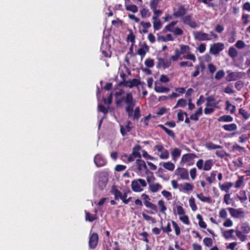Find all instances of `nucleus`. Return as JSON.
I'll use <instances>...</instances> for the list:
<instances>
[{"instance_id":"63","label":"nucleus","mask_w":250,"mask_h":250,"mask_svg":"<svg viewBox=\"0 0 250 250\" xmlns=\"http://www.w3.org/2000/svg\"><path fill=\"white\" fill-rule=\"evenodd\" d=\"M169 154L167 149H165L162 151V153L159 155L161 159H167L169 158Z\"/></svg>"},{"instance_id":"2","label":"nucleus","mask_w":250,"mask_h":250,"mask_svg":"<svg viewBox=\"0 0 250 250\" xmlns=\"http://www.w3.org/2000/svg\"><path fill=\"white\" fill-rule=\"evenodd\" d=\"M126 104L125 112L127 113L128 118L132 119L133 120L138 121L141 117L140 109L139 106L133 108L135 105V101L133 99V95L131 92H128L125 96L123 97L120 99H117L115 101L117 106H120L123 102Z\"/></svg>"},{"instance_id":"8","label":"nucleus","mask_w":250,"mask_h":250,"mask_svg":"<svg viewBox=\"0 0 250 250\" xmlns=\"http://www.w3.org/2000/svg\"><path fill=\"white\" fill-rule=\"evenodd\" d=\"M136 165L137 167V173L142 175V172L144 170L146 174H147L149 171L146 164L145 162L142 159H138L136 161Z\"/></svg>"},{"instance_id":"46","label":"nucleus","mask_w":250,"mask_h":250,"mask_svg":"<svg viewBox=\"0 0 250 250\" xmlns=\"http://www.w3.org/2000/svg\"><path fill=\"white\" fill-rule=\"evenodd\" d=\"M244 176H239L238 180L235 182V188H238L242 187L244 185Z\"/></svg>"},{"instance_id":"57","label":"nucleus","mask_w":250,"mask_h":250,"mask_svg":"<svg viewBox=\"0 0 250 250\" xmlns=\"http://www.w3.org/2000/svg\"><path fill=\"white\" fill-rule=\"evenodd\" d=\"M242 231L245 233H248L250 231V228L248 223H245L242 225L241 227Z\"/></svg>"},{"instance_id":"64","label":"nucleus","mask_w":250,"mask_h":250,"mask_svg":"<svg viewBox=\"0 0 250 250\" xmlns=\"http://www.w3.org/2000/svg\"><path fill=\"white\" fill-rule=\"evenodd\" d=\"M161 193L167 200L172 199V194L169 191L164 190L161 192Z\"/></svg>"},{"instance_id":"27","label":"nucleus","mask_w":250,"mask_h":250,"mask_svg":"<svg viewBox=\"0 0 250 250\" xmlns=\"http://www.w3.org/2000/svg\"><path fill=\"white\" fill-rule=\"evenodd\" d=\"M217 120L219 122H231L233 121V118L230 115H224L218 118Z\"/></svg>"},{"instance_id":"30","label":"nucleus","mask_w":250,"mask_h":250,"mask_svg":"<svg viewBox=\"0 0 250 250\" xmlns=\"http://www.w3.org/2000/svg\"><path fill=\"white\" fill-rule=\"evenodd\" d=\"M140 84V81L137 79H133L131 80L127 81V86L132 88L134 86H137Z\"/></svg>"},{"instance_id":"60","label":"nucleus","mask_w":250,"mask_h":250,"mask_svg":"<svg viewBox=\"0 0 250 250\" xmlns=\"http://www.w3.org/2000/svg\"><path fill=\"white\" fill-rule=\"evenodd\" d=\"M179 219L184 224H185L186 225H188L190 224V221H189V218H188V216L187 215L184 214L183 216H180L179 217Z\"/></svg>"},{"instance_id":"44","label":"nucleus","mask_w":250,"mask_h":250,"mask_svg":"<svg viewBox=\"0 0 250 250\" xmlns=\"http://www.w3.org/2000/svg\"><path fill=\"white\" fill-rule=\"evenodd\" d=\"M187 104V101L184 99H180L178 100L176 105L174 106V108H176L178 107H184Z\"/></svg>"},{"instance_id":"55","label":"nucleus","mask_w":250,"mask_h":250,"mask_svg":"<svg viewBox=\"0 0 250 250\" xmlns=\"http://www.w3.org/2000/svg\"><path fill=\"white\" fill-rule=\"evenodd\" d=\"M225 75V71L223 70H220L216 72L215 75V79L217 80H220L223 78Z\"/></svg>"},{"instance_id":"39","label":"nucleus","mask_w":250,"mask_h":250,"mask_svg":"<svg viewBox=\"0 0 250 250\" xmlns=\"http://www.w3.org/2000/svg\"><path fill=\"white\" fill-rule=\"evenodd\" d=\"M229 56L232 58H235L238 56V52L234 47H230L228 51Z\"/></svg>"},{"instance_id":"58","label":"nucleus","mask_w":250,"mask_h":250,"mask_svg":"<svg viewBox=\"0 0 250 250\" xmlns=\"http://www.w3.org/2000/svg\"><path fill=\"white\" fill-rule=\"evenodd\" d=\"M172 32L176 36H182L184 33V32L182 30V29L178 27H175L174 29H173Z\"/></svg>"},{"instance_id":"25","label":"nucleus","mask_w":250,"mask_h":250,"mask_svg":"<svg viewBox=\"0 0 250 250\" xmlns=\"http://www.w3.org/2000/svg\"><path fill=\"white\" fill-rule=\"evenodd\" d=\"M159 165H162L165 169L171 171H173L175 168L174 164L170 161L167 162H161Z\"/></svg>"},{"instance_id":"33","label":"nucleus","mask_w":250,"mask_h":250,"mask_svg":"<svg viewBox=\"0 0 250 250\" xmlns=\"http://www.w3.org/2000/svg\"><path fill=\"white\" fill-rule=\"evenodd\" d=\"M180 47V50H179V53L181 55L190 53V48L188 45L181 44Z\"/></svg>"},{"instance_id":"47","label":"nucleus","mask_w":250,"mask_h":250,"mask_svg":"<svg viewBox=\"0 0 250 250\" xmlns=\"http://www.w3.org/2000/svg\"><path fill=\"white\" fill-rule=\"evenodd\" d=\"M235 232H236V235L238 238H239L240 240L242 242L245 241L247 239V236L243 234L242 231L240 230H235Z\"/></svg>"},{"instance_id":"31","label":"nucleus","mask_w":250,"mask_h":250,"mask_svg":"<svg viewBox=\"0 0 250 250\" xmlns=\"http://www.w3.org/2000/svg\"><path fill=\"white\" fill-rule=\"evenodd\" d=\"M158 205L160 208V212L162 214H166V211L167 209V207L165 205V203L163 200H160L158 202Z\"/></svg>"},{"instance_id":"50","label":"nucleus","mask_w":250,"mask_h":250,"mask_svg":"<svg viewBox=\"0 0 250 250\" xmlns=\"http://www.w3.org/2000/svg\"><path fill=\"white\" fill-rule=\"evenodd\" d=\"M215 154L218 157L221 158H223L225 156L229 157L230 156L229 154H228L224 150H217L215 152Z\"/></svg>"},{"instance_id":"18","label":"nucleus","mask_w":250,"mask_h":250,"mask_svg":"<svg viewBox=\"0 0 250 250\" xmlns=\"http://www.w3.org/2000/svg\"><path fill=\"white\" fill-rule=\"evenodd\" d=\"M207 103L206 105L207 107H213L217 108V104L218 103L215 102V99L213 96H210L206 98Z\"/></svg>"},{"instance_id":"13","label":"nucleus","mask_w":250,"mask_h":250,"mask_svg":"<svg viewBox=\"0 0 250 250\" xmlns=\"http://www.w3.org/2000/svg\"><path fill=\"white\" fill-rule=\"evenodd\" d=\"M175 174L180 176V178L183 180H188V174L187 169L183 167L177 168L175 171Z\"/></svg>"},{"instance_id":"17","label":"nucleus","mask_w":250,"mask_h":250,"mask_svg":"<svg viewBox=\"0 0 250 250\" xmlns=\"http://www.w3.org/2000/svg\"><path fill=\"white\" fill-rule=\"evenodd\" d=\"M131 124L132 123L128 121L125 127L123 125L120 126V132L123 136H125L127 133L131 131L132 129V126H130Z\"/></svg>"},{"instance_id":"11","label":"nucleus","mask_w":250,"mask_h":250,"mask_svg":"<svg viewBox=\"0 0 250 250\" xmlns=\"http://www.w3.org/2000/svg\"><path fill=\"white\" fill-rule=\"evenodd\" d=\"M228 209L232 217L238 218L243 217L244 216V212L242 208L235 209L232 208H228Z\"/></svg>"},{"instance_id":"22","label":"nucleus","mask_w":250,"mask_h":250,"mask_svg":"<svg viewBox=\"0 0 250 250\" xmlns=\"http://www.w3.org/2000/svg\"><path fill=\"white\" fill-rule=\"evenodd\" d=\"M129 1L130 0H125V7L126 10L134 13L137 12L138 11V7L135 4H127V2Z\"/></svg>"},{"instance_id":"59","label":"nucleus","mask_w":250,"mask_h":250,"mask_svg":"<svg viewBox=\"0 0 250 250\" xmlns=\"http://www.w3.org/2000/svg\"><path fill=\"white\" fill-rule=\"evenodd\" d=\"M204 245L207 247H210L212 245V239L209 237H205L203 239Z\"/></svg>"},{"instance_id":"49","label":"nucleus","mask_w":250,"mask_h":250,"mask_svg":"<svg viewBox=\"0 0 250 250\" xmlns=\"http://www.w3.org/2000/svg\"><path fill=\"white\" fill-rule=\"evenodd\" d=\"M153 23V28L155 30H160L162 26V23L159 19H157L156 20H154Z\"/></svg>"},{"instance_id":"7","label":"nucleus","mask_w":250,"mask_h":250,"mask_svg":"<svg viewBox=\"0 0 250 250\" xmlns=\"http://www.w3.org/2000/svg\"><path fill=\"white\" fill-rule=\"evenodd\" d=\"M225 48V45L222 42L213 43L210 47L209 53L216 56Z\"/></svg>"},{"instance_id":"21","label":"nucleus","mask_w":250,"mask_h":250,"mask_svg":"<svg viewBox=\"0 0 250 250\" xmlns=\"http://www.w3.org/2000/svg\"><path fill=\"white\" fill-rule=\"evenodd\" d=\"M162 188V186L159 183L150 184L148 187L149 190L153 193L157 192Z\"/></svg>"},{"instance_id":"12","label":"nucleus","mask_w":250,"mask_h":250,"mask_svg":"<svg viewBox=\"0 0 250 250\" xmlns=\"http://www.w3.org/2000/svg\"><path fill=\"white\" fill-rule=\"evenodd\" d=\"M193 35L196 40L200 41H208L211 39L208 34L201 31H196Z\"/></svg>"},{"instance_id":"1","label":"nucleus","mask_w":250,"mask_h":250,"mask_svg":"<svg viewBox=\"0 0 250 250\" xmlns=\"http://www.w3.org/2000/svg\"><path fill=\"white\" fill-rule=\"evenodd\" d=\"M126 104L125 112L127 113L128 118L132 119L133 120L138 121L141 117L140 109L139 106L133 108L135 105V101L133 99V95L131 92H128L125 96L123 97L120 99H117L115 101L117 106H120L123 102Z\"/></svg>"},{"instance_id":"26","label":"nucleus","mask_w":250,"mask_h":250,"mask_svg":"<svg viewBox=\"0 0 250 250\" xmlns=\"http://www.w3.org/2000/svg\"><path fill=\"white\" fill-rule=\"evenodd\" d=\"M222 128L227 131H232L237 129V126L235 123L226 124L222 126Z\"/></svg>"},{"instance_id":"29","label":"nucleus","mask_w":250,"mask_h":250,"mask_svg":"<svg viewBox=\"0 0 250 250\" xmlns=\"http://www.w3.org/2000/svg\"><path fill=\"white\" fill-rule=\"evenodd\" d=\"M235 230L234 229L225 230L222 233V236L226 239L232 238L233 237V233L235 232Z\"/></svg>"},{"instance_id":"20","label":"nucleus","mask_w":250,"mask_h":250,"mask_svg":"<svg viewBox=\"0 0 250 250\" xmlns=\"http://www.w3.org/2000/svg\"><path fill=\"white\" fill-rule=\"evenodd\" d=\"M154 90L157 93H167L170 91V88L160 84L157 85L156 83H155Z\"/></svg>"},{"instance_id":"51","label":"nucleus","mask_w":250,"mask_h":250,"mask_svg":"<svg viewBox=\"0 0 250 250\" xmlns=\"http://www.w3.org/2000/svg\"><path fill=\"white\" fill-rule=\"evenodd\" d=\"M159 0H150L149 2V6L151 10L156 9L158 6Z\"/></svg>"},{"instance_id":"42","label":"nucleus","mask_w":250,"mask_h":250,"mask_svg":"<svg viewBox=\"0 0 250 250\" xmlns=\"http://www.w3.org/2000/svg\"><path fill=\"white\" fill-rule=\"evenodd\" d=\"M129 34L127 35L126 38L127 42H130L132 44L134 45L135 42V36L134 35L131 29L129 30Z\"/></svg>"},{"instance_id":"56","label":"nucleus","mask_w":250,"mask_h":250,"mask_svg":"<svg viewBox=\"0 0 250 250\" xmlns=\"http://www.w3.org/2000/svg\"><path fill=\"white\" fill-rule=\"evenodd\" d=\"M154 16L152 17V19L153 20H156L158 19V18L162 14V10L160 9H155L154 10H152Z\"/></svg>"},{"instance_id":"37","label":"nucleus","mask_w":250,"mask_h":250,"mask_svg":"<svg viewBox=\"0 0 250 250\" xmlns=\"http://www.w3.org/2000/svg\"><path fill=\"white\" fill-rule=\"evenodd\" d=\"M85 220L88 221L90 222H92L97 219V216L96 214H93L85 210Z\"/></svg>"},{"instance_id":"62","label":"nucleus","mask_w":250,"mask_h":250,"mask_svg":"<svg viewBox=\"0 0 250 250\" xmlns=\"http://www.w3.org/2000/svg\"><path fill=\"white\" fill-rule=\"evenodd\" d=\"M142 216L143 218L146 221H150L152 223H156V220L155 218L152 217L151 216L146 214L144 212L142 213Z\"/></svg>"},{"instance_id":"53","label":"nucleus","mask_w":250,"mask_h":250,"mask_svg":"<svg viewBox=\"0 0 250 250\" xmlns=\"http://www.w3.org/2000/svg\"><path fill=\"white\" fill-rule=\"evenodd\" d=\"M232 150L233 151H237L238 152H245L246 149L244 147L241 146L237 144L234 145L232 147Z\"/></svg>"},{"instance_id":"54","label":"nucleus","mask_w":250,"mask_h":250,"mask_svg":"<svg viewBox=\"0 0 250 250\" xmlns=\"http://www.w3.org/2000/svg\"><path fill=\"white\" fill-rule=\"evenodd\" d=\"M140 146H137V147H134L133 148V150L132 153H131L132 155H133L135 158L138 157L141 158V155L140 153L139 152V150L140 149Z\"/></svg>"},{"instance_id":"6","label":"nucleus","mask_w":250,"mask_h":250,"mask_svg":"<svg viewBox=\"0 0 250 250\" xmlns=\"http://www.w3.org/2000/svg\"><path fill=\"white\" fill-rule=\"evenodd\" d=\"M192 14L185 15L181 19L183 24L189 26L192 28H196L198 27V24L192 18Z\"/></svg>"},{"instance_id":"3","label":"nucleus","mask_w":250,"mask_h":250,"mask_svg":"<svg viewBox=\"0 0 250 250\" xmlns=\"http://www.w3.org/2000/svg\"><path fill=\"white\" fill-rule=\"evenodd\" d=\"M141 198L144 201L145 206L146 208H149L151 210L154 211V212H153L152 211L146 210V212L148 213L153 214L155 213V212H157L158 208L157 206L155 204H154L150 202L151 199L148 195H147L146 193H143L141 195Z\"/></svg>"},{"instance_id":"48","label":"nucleus","mask_w":250,"mask_h":250,"mask_svg":"<svg viewBox=\"0 0 250 250\" xmlns=\"http://www.w3.org/2000/svg\"><path fill=\"white\" fill-rule=\"evenodd\" d=\"M171 223H172V226L174 228L175 234L177 236L179 235L181 233V230H180V228L178 226L177 223L173 220L171 221Z\"/></svg>"},{"instance_id":"41","label":"nucleus","mask_w":250,"mask_h":250,"mask_svg":"<svg viewBox=\"0 0 250 250\" xmlns=\"http://www.w3.org/2000/svg\"><path fill=\"white\" fill-rule=\"evenodd\" d=\"M178 21H172L168 24L167 25L164 29V31L165 32H172L173 30V27L177 23Z\"/></svg>"},{"instance_id":"61","label":"nucleus","mask_w":250,"mask_h":250,"mask_svg":"<svg viewBox=\"0 0 250 250\" xmlns=\"http://www.w3.org/2000/svg\"><path fill=\"white\" fill-rule=\"evenodd\" d=\"M146 66L148 68H151L154 65V60L152 59H147L145 62Z\"/></svg>"},{"instance_id":"4","label":"nucleus","mask_w":250,"mask_h":250,"mask_svg":"<svg viewBox=\"0 0 250 250\" xmlns=\"http://www.w3.org/2000/svg\"><path fill=\"white\" fill-rule=\"evenodd\" d=\"M140 185L144 188L146 186V183L145 180L143 179H138L134 180L132 181L131 187L132 191L135 192H140L143 190V189L141 188Z\"/></svg>"},{"instance_id":"40","label":"nucleus","mask_w":250,"mask_h":250,"mask_svg":"<svg viewBox=\"0 0 250 250\" xmlns=\"http://www.w3.org/2000/svg\"><path fill=\"white\" fill-rule=\"evenodd\" d=\"M240 195H237V198L242 203H245L248 199L245 190H241L239 192Z\"/></svg>"},{"instance_id":"15","label":"nucleus","mask_w":250,"mask_h":250,"mask_svg":"<svg viewBox=\"0 0 250 250\" xmlns=\"http://www.w3.org/2000/svg\"><path fill=\"white\" fill-rule=\"evenodd\" d=\"M187 13V10L184 5H180L178 7L177 10H174L173 16L175 18H181V19Z\"/></svg>"},{"instance_id":"45","label":"nucleus","mask_w":250,"mask_h":250,"mask_svg":"<svg viewBox=\"0 0 250 250\" xmlns=\"http://www.w3.org/2000/svg\"><path fill=\"white\" fill-rule=\"evenodd\" d=\"M197 219L199 220V226L200 228L203 229H206L207 228V225L206 223L203 221L202 216L198 214L196 216Z\"/></svg>"},{"instance_id":"10","label":"nucleus","mask_w":250,"mask_h":250,"mask_svg":"<svg viewBox=\"0 0 250 250\" xmlns=\"http://www.w3.org/2000/svg\"><path fill=\"white\" fill-rule=\"evenodd\" d=\"M227 72L226 80L228 82L236 81L242 77L241 72H231L230 70H228Z\"/></svg>"},{"instance_id":"28","label":"nucleus","mask_w":250,"mask_h":250,"mask_svg":"<svg viewBox=\"0 0 250 250\" xmlns=\"http://www.w3.org/2000/svg\"><path fill=\"white\" fill-rule=\"evenodd\" d=\"M196 197L202 202L208 203H211V199L210 197H206L204 195L203 193H197Z\"/></svg>"},{"instance_id":"35","label":"nucleus","mask_w":250,"mask_h":250,"mask_svg":"<svg viewBox=\"0 0 250 250\" xmlns=\"http://www.w3.org/2000/svg\"><path fill=\"white\" fill-rule=\"evenodd\" d=\"M140 24L143 26V29L141 31H140L141 33H143L144 34L147 33L148 32L147 29L150 28L151 26V24L150 22H144L141 21L140 22Z\"/></svg>"},{"instance_id":"32","label":"nucleus","mask_w":250,"mask_h":250,"mask_svg":"<svg viewBox=\"0 0 250 250\" xmlns=\"http://www.w3.org/2000/svg\"><path fill=\"white\" fill-rule=\"evenodd\" d=\"M158 126L161 128H162L169 136L171 137L173 139L175 138V134L172 130L168 129L163 125H159Z\"/></svg>"},{"instance_id":"14","label":"nucleus","mask_w":250,"mask_h":250,"mask_svg":"<svg viewBox=\"0 0 250 250\" xmlns=\"http://www.w3.org/2000/svg\"><path fill=\"white\" fill-rule=\"evenodd\" d=\"M94 161L97 167H102L106 164V161L105 158L102 155L99 154L95 155Z\"/></svg>"},{"instance_id":"34","label":"nucleus","mask_w":250,"mask_h":250,"mask_svg":"<svg viewBox=\"0 0 250 250\" xmlns=\"http://www.w3.org/2000/svg\"><path fill=\"white\" fill-rule=\"evenodd\" d=\"M140 14L142 18L144 19L148 18L151 16V12L146 7L143 8L140 10Z\"/></svg>"},{"instance_id":"9","label":"nucleus","mask_w":250,"mask_h":250,"mask_svg":"<svg viewBox=\"0 0 250 250\" xmlns=\"http://www.w3.org/2000/svg\"><path fill=\"white\" fill-rule=\"evenodd\" d=\"M99 240V236L96 232H93L90 234L88 245L91 249H95L97 246Z\"/></svg>"},{"instance_id":"36","label":"nucleus","mask_w":250,"mask_h":250,"mask_svg":"<svg viewBox=\"0 0 250 250\" xmlns=\"http://www.w3.org/2000/svg\"><path fill=\"white\" fill-rule=\"evenodd\" d=\"M216 173L217 171L213 170L211 172L210 176H208L206 178V181H208L209 184H211L215 181Z\"/></svg>"},{"instance_id":"16","label":"nucleus","mask_w":250,"mask_h":250,"mask_svg":"<svg viewBox=\"0 0 250 250\" xmlns=\"http://www.w3.org/2000/svg\"><path fill=\"white\" fill-rule=\"evenodd\" d=\"M196 157L194 153H187L182 156L181 161L185 163H188V165L193 164V159Z\"/></svg>"},{"instance_id":"52","label":"nucleus","mask_w":250,"mask_h":250,"mask_svg":"<svg viewBox=\"0 0 250 250\" xmlns=\"http://www.w3.org/2000/svg\"><path fill=\"white\" fill-rule=\"evenodd\" d=\"M189 204L191 208V209L195 211L197 209V206L195 204V199L193 197H191L189 200Z\"/></svg>"},{"instance_id":"19","label":"nucleus","mask_w":250,"mask_h":250,"mask_svg":"<svg viewBox=\"0 0 250 250\" xmlns=\"http://www.w3.org/2000/svg\"><path fill=\"white\" fill-rule=\"evenodd\" d=\"M149 46L146 43L144 42L141 46V47L138 50L137 54L141 56L143 59L146 55V52L149 51Z\"/></svg>"},{"instance_id":"24","label":"nucleus","mask_w":250,"mask_h":250,"mask_svg":"<svg viewBox=\"0 0 250 250\" xmlns=\"http://www.w3.org/2000/svg\"><path fill=\"white\" fill-rule=\"evenodd\" d=\"M233 183L231 182H226L224 184L221 185L219 184V188L221 190L225 191L226 192H229V189L232 187Z\"/></svg>"},{"instance_id":"5","label":"nucleus","mask_w":250,"mask_h":250,"mask_svg":"<svg viewBox=\"0 0 250 250\" xmlns=\"http://www.w3.org/2000/svg\"><path fill=\"white\" fill-rule=\"evenodd\" d=\"M213 165L212 160L211 159L207 160L204 162L203 160L201 159L198 160L196 164V167L198 169L204 170L205 171H209L210 170Z\"/></svg>"},{"instance_id":"43","label":"nucleus","mask_w":250,"mask_h":250,"mask_svg":"<svg viewBox=\"0 0 250 250\" xmlns=\"http://www.w3.org/2000/svg\"><path fill=\"white\" fill-rule=\"evenodd\" d=\"M206 147L209 150L222 148V146L219 145H215L212 142H209L206 144Z\"/></svg>"},{"instance_id":"38","label":"nucleus","mask_w":250,"mask_h":250,"mask_svg":"<svg viewBox=\"0 0 250 250\" xmlns=\"http://www.w3.org/2000/svg\"><path fill=\"white\" fill-rule=\"evenodd\" d=\"M181 153V150L178 148H175L171 152V156L172 159L176 161L177 159L180 157Z\"/></svg>"},{"instance_id":"23","label":"nucleus","mask_w":250,"mask_h":250,"mask_svg":"<svg viewBox=\"0 0 250 250\" xmlns=\"http://www.w3.org/2000/svg\"><path fill=\"white\" fill-rule=\"evenodd\" d=\"M110 192L114 195L115 200H119L121 195H122V192L118 190L117 187L115 185L112 186Z\"/></svg>"}]
</instances>
